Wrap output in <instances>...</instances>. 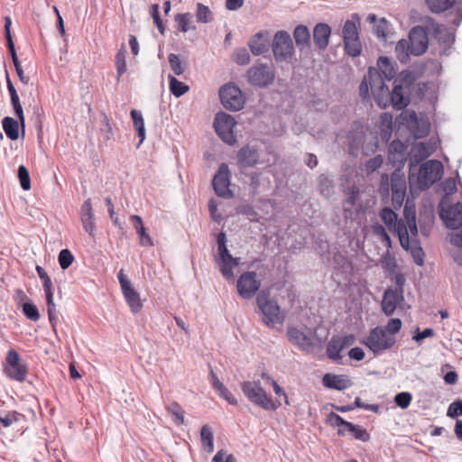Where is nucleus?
I'll list each match as a JSON object with an SVG mask.
<instances>
[{
    "mask_svg": "<svg viewBox=\"0 0 462 462\" xmlns=\"http://www.w3.org/2000/svg\"><path fill=\"white\" fill-rule=\"evenodd\" d=\"M334 268L339 273L349 275L353 271L351 262L341 253H336L333 257Z\"/></svg>",
    "mask_w": 462,
    "mask_h": 462,
    "instance_id": "c85d7f7f",
    "label": "nucleus"
},
{
    "mask_svg": "<svg viewBox=\"0 0 462 462\" xmlns=\"http://www.w3.org/2000/svg\"><path fill=\"white\" fill-rule=\"evenodd\" d=\"M126 50L123 46L116 56V71L118 78L121 77L126 71V60H125Z\"/></svg>",
    "mask_w": 462,
    "mask_h": 462,
    "instance_id": "8fccbe9b",
    "label": "nucleus"
},
{
    "mask_svg": "<svg viewBox=\"0 0 462 462\" xmlns=\"http://www.w3.org/2000/svg\"><path fill=\"white\" fill-rule=\"evenodd\" d=\"M211 462H237L232 454H226L224 450H218Z\"/></svg>",
    "mask_w": 462,
    "mask_h": 462,
    "instance_id": "774afa93",
    "label": "nucleus"
},
{
    "mask_svg": "<svg viewBox=\"0 0 462 462\" xmlns=\"http://www.w3.org/2000/svg\"><path fill=\"white\" fill-rule=\"evenodd\" d=\"M18 178L22 189L23 190H29L31 189V179L29 171L24 165H20L18 167Z\"/></svg>",
    "mask_w": 462,
    "mask_h": 462,
    "instance_id": "864d4df0",
    "label": "nucleus"
},
{
    "mask_svg": "<svg viewBox=\"0 0 462 462\" xmlns=\"http://www.w3.org/2000/svg\"><path fill=\"white\" fill-rule=\"evenodd\" d=\"M406 146L401 141L394 140L389 145V160L402 164L406 161Z\"/></svg>",
    "mask_w": 462,
    "mask_h": 462,
    "instance_id": "393cba45",
    "label": "nucleus"
},
{
    "mask_svg": "<svg viewBox=\"0 0 462 462\" xmlns=\"http://www.w3.org/2000/svg\"><path fill=\"white\" fill-rule=\"evenodd\" d=\"M46 300H47V311H48L49 320H50L52 328H54L57 319H58V316H57V311H56V306H55V303L53 300V294L51 296H46Z\"/></svg>",
    "mask_w": 462,
    "mask_h": 462,
    "instance_id": "5fc2aeb1",
    "label": "nucleus"
},
{
    "mask_svg": "<svg viewBox=\"0 0 462 462\" xmlns=\"http://www.w3.org/2000/svg\"><path fill=\"white\" fill-rule=\"evenodd\" d=\"M35 269H36L37 274L39 275L40 279L42 281V285H43V290H44L45 295L46 296L52 295L53 294L52 282H51V278L49 277V275L47 274V273L44 271V269L42 266L37 265Z\"/></svg>",
    "mask_w": 462,
    "mask_h": 462,
    "instance_id": "37998d69",
    "label": "nucleus"
},
{
    "mask_svg": "<svg viewBox=\"0 0 462 462\" xmlns=\"http://www.w3.org/2000/svg\"><path fill=\"white\" fill-rule=\"evenodd\" d=\"M358 198H359V189H358V188H356L355 186L349 188V189H348V197H347V199L343 203V209H344L346 215H347L348 212L351 214L352 208L355 206V204L357 201Z\"/></svg>",
    "mask_w": 462,
    "mask_h": 462,
    "instance_id": "a19ab883",
    "label": "nucleus"
},
{
    "mask_svg": "<svg viewBox=\"0 0 462 462\" xmlns=\"http://www.w3.org/2000/svg\"><path fill=\"white\" fill-rule=\"evenodd\" d=\"M233 60L239 65H246L250 61L249 52L245 48L236 49L233 53Z\"/></svg>",
    "mask_w": 462,
    "mask_h": 462,
    "instance_id": "6e6d98bb",
    "label": "nucleus"
},
{
    "mask_svg": "<svg viewBox=\"0 0 462 462\" xmlns=\"http://www.w3.org/2000/svg\"><path fill=\"white\" fill-rule=\"evenodd\" d=\"M402 322L400 319H391L386 326H383V328L386 329L388 333H391L395 337V334L402 328Z\"/></svg>",
    "mask_w": 462,
    "mask_h": 462,
    "instance_id": "0e129e2a",
    "label": "nucleus"
},
{
    "mask_svg": "<svg viewBox=\"0 0 462 462\" xmlns=\"http://www.w3.org/2000/svg\"><path fill=\"white\" fill-rule=\"evenodd\" d=\"M217 250L219 257L217 259V263L224 258H228L231 254L226 247V236L224 232L219 233L217 236Z\"/></svg>",
    "mask_w": 462,
    "mask_h": 462,
    "instance_id": "a18cd8bd",
    "label": "nucleus"
},
{
    "mask_svg": "<svg viewBox=\"0 0 462 462\" xmlns=\"http://www.w3.org/2000/svg\"><path fill=\"white\" fill-rule=\"evenodd\" d=\"M443 171L442 163L437 160L427 161L417 171V167L413 164L411 159L409 180L411 184L416 182L419 189L424 190L439 181L443 175Z\"/></svg>",
    "mask_w": 462,
    "mask_h": 462,
    "instance_id": "f257e3e1",
    "label": "nucleus"
},
{
    "mask_svg": "<svg viewBox=\"0 0 462 462\" xmlns=\"http://www.w3.org/2000/svg\"><path fill=\"white\" fill-rule=\"evenodd\" d=\"M318 182L320 193L326 198H330L333 194L332 181L326 175L322 174L319 177Z\"/></svg>",
    "mask_w": 462,
    "mask_h": 462,
    "instance_id": "c03bdc74",
    "label": "nucleus"
},
{
    "mask_svg": "<svg viewBox=\"0 0 462 462\" xmlns=\"http://www.w3.org/2000/svg\"><path fill=\"white\" fill-rule=\"evenodd\" d=\"M256 302L263 314L262 319L269 328H275L276 325L284 322L285 314L281 310L277 301L270 297L269 292L261 291L257 295Z\"/></svg>",
    "mask_w": 462,
    "mask_h": 462,
    "instance_id": "7ed1b4c3",
    "label": "nucleus"
},
{
    "mask_svg": "<svg viewBox=\"0 0 462 462\" xmlns=\"http://www.w3.org/2000/svg\"><path fill=\"white\" fill-rule=\"evenodd\" d=\"M10 54H11V57H12V60H13V63L14 65V68H15V71L17 73V76L20 79V81L23 84H28L29 83V77L26 76L22 69V66L20 64V61L18 60V57H17V53H16V51L15 49H13L11 51H9Z\"/></svg>",
    "mask_w": 462,
    "mask_h": 462,
    "instance_id": "de8ad7c7",
    "label": "nucleus"
},
{
    "mask_svg": "<svg viewBox=\"0 0 462 462\" xmlns=\"http://www.w3.org/2000/svg\"><path fill=\"white\" fill-rule=\"evenodd\" d=\"M240 263V259L233 257L232 254L228 258H224L217 263L221 274L227 280L234 277L233 269Z\"/></svg>",
    "mask_w": 462,
    "mask_h": 462,
    "instance_id": "cd10ccee",
    "label": "nucleus"
},
{
    "mask_svg": "<svg viewBox=\"0 0 462 462\" xmlns=\"http://www.w3.org/2000/svg\"><path fill=\"white\" fill-rule=\"evenodd\" d=\"M409 97L404 96V88L401 84H397V80L394 81V87L390 92L389 104L396 109H402L409 105Z\"/></svg>",
    "mask_w": 462,
    "mask_h": 462,
    "instance_id": "4be33fe9",
    "label": "nucleus"
},
{
    "mask_svg": "<svg viewBox=\"0 0 462 462\" xmlns=\"http://www.w3.org/2000/svg\"><path fill=\"white\" fill-rule=\"evenodd\" d=\"M168 79L170 90L174 97H180L189 90V87L188 85L178 80L174 76L169 75Z\"/></svg>",
    "mask_w": 462,
    "mask_h": 462,
    "instance_id": "473e14b6",
    "label": "nucleus"
},
{
    "mask_svg": "<svg viewBox=\"0 0 462 462\" xmlns=\"http://www.w3.org/2000/svg\"><path fill=\"white\" fill-rule=\"evenodd\" d=\"M410 52L414 56L423 54L429 44L428 35L421 26L412 28L409 34Z\"/></svg>",
    "mask_w": 462,
    "mask_h": 462,
    "instance_id": "2eb2a0df",
    "label": "nucleus"
},
{
    "mask_svg": "<svg viewBox=\"0 0 462 462\" xmlns=\"http://www.w3.org/2000/svg\"><path fill=\"white\" fill-rule=\"evenodd\" d=\"M412 395L408 392H402L395 395L394 402L402 409H406L410 406Z\"/></svg>",
    "mask_w": 462,
    "mask_h": 462,
    "instance_id": "4d7b16f0",
    "label": "nucleus"
},
{
    "mask_svg": "<svg viewBox=\"0 0 462 462\" xmlns=\"http://www.w3.org/2000/svg\"><path fill=\"white\" fill-rule=\"evenodd\" d=\"M342 33L346 52L351 57L359 56L362 51V44L356 23L347 20L343 26Z\"/></svg>",
    "mask_w": 462,
    "mask_h": 462,
    "instance_id": "1a4fd4ad",
    "label": "nucleus"
},
{
    "mask_svg": "<svg viewBox=\"0 0 462 462\" xmlns=\"http://www.w3.org/2000/svg\"><path fill=\"white\" fill-rule=\"evenodd\" d=\"M293 36L297 46L300 50L310 46V34L307 26L298 25L293 32Z\"/></svg>",
    "mask_w": 462,
    "mask_h": 462,
    "instance_id": "c756f323",
    "label": "nucleus"
},
{
    "mask_svg": "<svg viewBox=\"0 0 462 462\" xmlns=\"http://www.w3.org/2000/svg\"><path fill=\"white\" fill-rule=\"evenodd\" d=\"M122 291L131 310L134 313L138 312L143 307L139 293L132 287V284L124 288Z\"/></svg>",
    "mask_w": 462,
    "mask_h": 462,
    "instance_id": "bb28decb",
    "label": "nucleus"
},
{
    "mask_svg": "<svg viewBox=\"0 0 462 462\" xmlns=\"http://www.w3.org/2000/svg\"><path fill=\"white\" fill-rule=\"evenodd\" d=\"M197 20L199 23H208L212 20L209 8L201 3L197 4Z\"/></svg>",
    "mask_w": 462,
    "mask_h": 462,
    "instance_id": "603ef678",
    "label": "nucleus"
},
{
    "mask_svg": "<svg viewBox=\"0 0 462 462\" xmlns=\"http://www.w3.org/2000/svg\"><path fill=\"white\" fill-rule=\"evenodd\" d=\"M166 410L172 416L175 424L181 425L184 423V410L178 402H172L166 407Z\"/></svg>",
    "mask_w": 462,
    "mask_h": 462,
    "instance_id": "c9c22d12",
    "label": "nucleus"
},
{
    "mask_svg": "<svg viewBox=\"0 0 462 462\" xmlns=\"http://www.w3.org/2000/svg\"><path fill=\"white\" fill-rule=\"evenodd\" d=\"M247 80L254 86L265 88L273 82L274 70L267 64H256L248 69Z\"/></svg>",
    "mask_w": 462,
    "mask_h": 462,
    "instance_id": "9b49d317",
    "label": "nucleus"
},
{
    "mask_svg": "<svg viewBox=\"0 0 462 462\" xmlns=\"http://www.w3.org/2000/svg\"><path fill=\"white\" fill-rule=\"evenodd\" d=\"M5 361V373L6 375L17 382H23L27 376V366L21 360L19 354L15 350L10 349Z\"/></svg>",
    "mask_w": 462,
    "mask_h": 462,
    "instance_id": "f8f14e48",
    "label": "nucleus"
},
{
    "mask_svg": "<svg viewBox=\"0 0 462 462\" xmlns=\"http://www.w3.org/2000/svg\"><path fill=\"white\" fill-rule=\"evenodd\" d=\"M426 3L433 13H442L450 8L455 0H426Z\"/></svg>",
    "mask_w": 462,
    "mask_h": 462,
    "instance_id": "58836bf2",
    "label": "nucleus"
},
{
    "mask_svg": "<svg viewBox=\"0 0 462 462\" xmlns=\"http://www.w3.org/2000/svg\"><path fill=\"white\" fill-rule=\"evenodd\" d=\"M130 220L134 225V227L139 236V244L142 246H152L153 242L149 236V234L146 232L145 227L143 226V220L141 217L137 215H132L130 217Z\"/></svg>",
    "mask_w": 462,
    "mask_h": 462,
    "instance_id": "b1692460",
    "label": "nucleus"
},
{
    "mask_svg": "<svg viewBox=\"0 0 462 462\" xmlns=\"http://www.w3.org/2000/svg\"><path fill=\"white\" fill-rule=\"evenodd\" d=\"M378 68L383 78L391 80L395 76V70L390 62V60L386 57H380L378 60Z\"/></svg>",
    "mask_w": 462,
    "mask_h": 462,
    "instance_id": "72a5a7b5",
    "label": "nucleus"
},
{
    "mask_svg": "<svg viewBox=\"0 0 462 462\" xmlns=\"http://www.w3.org/2000/svg\"><path fill=\"white\" fill-rule=\"evenodd\" d=\"M343 346H342V344L337 341V338L333 337L328 344L327 346V355L328 356L334 360V361H337V360H340L341 359V351L343 350Z\"/></svg>",
    "mask_w": 462,
    "mask_h": 462,
    "instance_id": "e433bc0d",
    "label": "nucleus"
},
{
    "mask_svg": "<svg viewBox=\"0 0 462 462\" xmlns=\"http://www.w3.org/2000/svg\"><path fill=\"white\" fill-rule=\"evenodd\" d=\"M192 20V15L189 13L178 14L175 15V22L177 23L178 31L187 32L190 27L189 24Z\"/></svg>",
    "mask_w": 462,
    "mask_h": 462,
    "instance_id": "79ce46f5",
    "label": "nucleus"
},
{
    "mask_svg": "<svg viewBox=\"0 0 462 462\" xmlns=\"http://www.w3.org/2000/svg\"><path fill=\"white\" fill-rule=\"evenodd\" d=\"M372 96L381 108L389 105L390 90L385 85L382 74L375 69L370 68L367 74Z\"/></svg>",
    "mask_w": 462,
    "mask_h": 462,
    "instance_id": "39448f33",
    "label": "nucleus"
},
{
    "mask_svg": "<svg viewBox=\"0 0 462 462\" xmlns=\"http://www.w3.org/2000/svg\"><path fill=\"white\" fill-rule=\"evenodd\" d=\"M219 97L224 107L231 111L242 109L245 104L241 89L234 83L224 85L219 90Z\"/></svg>",
    "mask_w": 462,
    "mask_h": 462,
    "instance_id": "0eeeda50",
    "label": "nucleus"
},
{
    "mask_svg": "<svg viewBox=\"0 0 462 462\" xmlns=\"http://www.w3.org/2000/svg\"><path fill=\"white\" fill-rule=\"evenodd\" d=\"M200 438L203 446L208 452H212L214 448V438L211 429L208 425H204L200 430Z\"/></svg>",
    "mask_w": 462,
    "mask_h": 462,
    "instance_id": "ea45409f",
    "label": "nucleus"
},
{
    "mask_svg": "<svg viewBox=\"0 0 462 462\" xmlns=\"http://www.w3.org/2000/svg\"><path fill=\"white\" fill-rule=\"evenodd\" d=\"M391 189L393 201L402 204L406 193V181L400 171H394L391 176Z\"/></svg>",
    "mask_w": 462,
    "mask_h": 462,
    "instance_id": "6ab92c4d",
    "label": "nucleus"
},
{
    "mask_svg": "<svg viewBox=\"0 0 462 462\" xmlns=\"http://www.w3.org/2000/svg\"><path fill=\"white\" fill-rule=\"evenodd\" d=\"M131 117L133 119L134 129L137 132V135L140 138V143H142L145 139V126L143 115L139 110L133 109L131 111Z\"/></svg>",
    "mask_w": 462,
    "mask_h": 462,
    "instance_id": "2f4dec72",
    "label": "nucleus"
},
{
    "mask_svg": "<svg viewBox=\"0 0 462 462\" xmlns=\"http://www.w3.org/2000/svg\"><path fill=\"white\" fill-rule=\"evenodd\" d=\"M447 416L450 418L462 416V400H457L450 403L447 411Z\"/></svg>",
    "mask_w": 462,
    "mask_h": 462,
    "instance_id": "e2e57ef3",
    "label": "nucleus"
},
{
    "mask_svg": "<svg viewBox=\"0 0 462 462\" xmlns=\"http://www.w3.org/2000/svg\"><path fill=\"white\" fill-rule=\"evenodd\" d=\"M249 47L254 55H261L269 50V41L265 34L259 32L250 40Z\"/></svg>",
    "mask_w": 462,
    "mask_h": 462,
    "instance_id": "a878e982",
    "label": "nucleus"
},
{
    "mask_svg": "<svg viewBox=\"0 0 462 462\" xmlns=\"http://www.w3.org/2000/svg\"><path fill=\"white\" fill-rule=\"evenodd\" d=\"M237 162L239 166L243 168L254 167L258 163H263L260 161L258 151L251 146H245L239 150Z\"/></svg>",
    "mask_w": 462,
    "mask_h": 462,
    "instance_id": "aec40b11",
    "label": "nucleus"
},
{
    "mask_svg": "<svg viewBox=\"0 0 462 462\" xmlns=\"http://www.w3.org/2000/svg\"><path fill=\"white\" fill-rule=\"evenodd\" d=\"M216 391L218 393L219 396L225 399L229 404L237 405V400L224 384H221Z\"/></svg>",
    "mask_w": 462,
    "mask_h": 462,
    "instance_id": "680f3d73",
    "label": "nucleus"
},
{
    "mask_svg": "<svg viewBox=\"0 0 462 462\" xmlns=\"http://www.w3.org/2000/svg\"><path fill=\"white\" fill-rule=\"evenodd\" d=\"M395 52L397 59L402 63H406L409 60L410 54V44L406 40H401L397 42L395 47Z\"/></svg>",
    "mask_w": 462,
    "mask_h": 462,
    "instance_id": "4c0bfd02",
    "label": "nucleus"
},
{
    "mask_svg": "<svg viewBox=\"0 0 462 462\" xmlns=\"http://www.w3.org/2000/svg\"><path fill=\"white\" fill-rule=\"evenodd\" d=\"M74 260V255L69 249H62L58 256V261L62 270H67L72 264Z\"/></svg>",
    "mask_w": 462,
    "mask_h": 462,
    "instance_id": "3c124183",
    "label": "nucleus"
},
{
    "mask_svg": "<svg viewBox=\"0 0 462 462\" xmlns=\"http://www.w3.org/2000/svg\"><path fill=\"white\" fill-rule=\"evenodd\" d=\"M23 311L28 319L33 321H37L40 319V313L37 307L31 302H25L23 305Z\"/></svg>",
    "mask_w": 462,
    "mask_h": 462,
    "instance_id": "bf43d9fd",
    "label": "nucleus"
},
{
    "mask_svg": "<svg viewBox=\"0 0 462 462\" xmlns=\"http://www.w3.org/2000/svg\"><path fill=\"white\" fill-rule=\"evenodd\" d=\"M273 52L277 62L291 63L294 56V47L291 35L285 31H278L273 41Z\"/></svg>",
    "mask_w": 462,
    "mask_h": 462,
    "instance_id": "423d86ee",
    "label": "nucleus"
},
{
    "mask_svg": "<svg viewBox=\"0 0 462 462\" xmlns=\"http://www.w3.org/2000/svg\"><path fill=\"white\" fill-rule=\"evenodd\" d=\"M81 222L83 228L86 232H88L91 236H95L96 225L94 222V215L88 217H81Z\"/></svg>",
    "mask_w": 462,
    "mask_h": 462,
    "instance_id": "69168bd1",
    "label": "nucleus"
},
{
    "mask_svg": "<svg viewBox=\"0 0 462 462\" xmlns=\"http://www.w3.org/2000/svg\"><path fill=\"white\" fill-rule=\"evenodd\" d=\"M384 330L383 326H377L372 328L362 340V344L375 356L382 355L391 349L396 343L395 337Z\"/></svg>",
    "mask_w": 462,
    "mask_h": 462,
    "instance_id": "20e7f679",
    "label": "nucleus"
},
{
    "mask_svg": "<svg viewBox=\"0 0 462 462\" xmlns=\"http://www.w3.org/2000/svg\"><path fill=\"white\" fill-rule=\"evenodd\" d=\"M331 28L327 23H318L313 30V40L319 50H325L328 45Z\"/></svg>",
    "mask_w": 462,
    "mask_h": 462,
    "instance_id": "412c9836",
    "label": "nucleus"
},
{
    "mask_svg": "<svg viewBox=\"0 0 462 462\" xmlns=\"http://www.w3.org/2000/svg\"><path fill=\"white\" fill-rule=\"evenodd\" d=\"M381 266L389 275L392 276L397 270V263L395 257L387 251L381 257Z\"/></svg>",
    "mask_w": 462,
    "mask_h": 462,
    "instance_id": "f704fd0d",
    "label": "nucleus"
},
{
    "mask_svg": "<svg viewBox=\"0 0 462 462\" xmlns=\"http://www.w3.org/2000/svg\"><path fill=\"white\" fill-rule=\"evenodd\" d=\"M241 391L249 402L265 411H275L281 406V402L277 401L276 403L266 393L259 380L243 382L241 383Z\"/></svg>",
    "mask_w": 462,
    "mask_h": 462,
    "instance_id": "f03ea898",
    "label": "nucleus"
},
{
    "mask_svg": "<svg viewBox=\"0 0 462 462\" xmlns=\"http://www.w3.org/2000/svg\"><path fill=\"white\" fill-rule=\"evenodd\" d=\"M380 217L389 230H394L397 232L401 245L407 249L409 246V236L404 221H398L397 214L390 208H383L380 213Z\"/></svg>",
    "mask_w": 462,
    "mask_h": 462,
    "instance_id": "6e6552de",
    "label": "nucleus"
},
{
    "mask_svg": "<svg viewBox=\"0 0 462 462\" xmlns=\"http://www.w3.org/2000/svg\"><path fill=\"white\" fill-rule=\"evenodd\" d=\"M168 60L170 67L175 75L180 76L184 72L185 67L183 66L181 60H180L179 55L170 53L168 56Z\"/></svg>",
    "mask_w": 462,
    "mask_h": 462,
    "instance_id": "09e8293b",
    "label": "nucleus"
},
{
    "mask_svg": "<svg viewBox=\"0 0 462 462\" xmlns=\"http://www.w3.org/2000/svg\"><path fill=\"white\" fill-rule=\"evenodd\" d=\"M322 381L327 388L338 391L345 390L350 386V381L346 375L326 374Z\"/></svg>",
    "mask_w": 462,
    "mask_h": 462,
    "instance_id": "5701e85b",
    "label": "nucleus"
},
{
    "mask_svg": "<svg viewBox=\"0 0 462 462\" xmlns=\"http://www.w3.org/2000/svg\"><path fill=\"white\" fill-rule=\"evenodd\" d=\"M261 287V281L257 278L255 272H245L242 273L236 282V288L239 296L249 300L253 298Z\"/></svg>",
    "mask_w": 462,
    "mask_h": 462,
    "instance_id": "ddd939ff",
    "label": "nucleus"
},
{
    "mask_svg": "<svg viewBox=\"0 0 462 462\" xmlns=\"http://www.w3.org/2000/svg\"><path fill=\"white\" fill-rule=\"evenodd\" d=\"M383 162V158L382 155H376L372 159H369L365 162V171L367 173H372L377 169H379Z\"/></svg>",
    "mask_w": 462,
    "mask_h": 462,
    "instance_id": "052dcab7",
    "label": "nucleus"
},
{
    "mask_svg": "<svg viewBox=\"0 0 462 462\" xmlns=\"http://www.w3.org/2000/svg\"><path fill=\"white\" fill-rule=\"evenodd\" d=\"M404 301V296L401 290L387 289L383 293L382 310L386 316H392L397 306Z\"/></svg>",
    "mask_w": 462,
    "mask_h": 462,
    "instance_id": "a211bd4d",
    "label": "nucleus"
},
{
    "mask_svg": "<svg viewBox=\"0 0 462 462\" xmlns=\"http://www.w3.org/2000/svg\"><path fill=\"white\" fill-rule=\"evenodd\" d=\"M3 128L10 140H17L19 137L18 122L12 117L6 116L3 120Z\"/></svg>",
    "mask_w": 462,
    "mask_h": 462,
    "instance_id": "7c9ffc66",
    "label": "nucleus"
},
{
    "mask_svg": "<svg viewBox=\"0 0 462 462\" xmlns=\"http://www.w3.org/2000/svg\"><path fill=\"white\" fill-rule=\"evenodd\" d=\"M440 217L447 227L457 229L462 225V202L450 205L446 209L441 208Z\"/></svg>",
    "mask_w": 462,
    "mask_h": 462,
    "instance_id": "dca6fc26",
    "label": "nucleus"
},
{
    "mask_svg": "<svg viewBox=\"0 0 462 462\" xmlns=\"http://www.w3.org/2000/svg\"><path fill=\"white\" fill-rule=\"evenodd\" d=\"M373 229L374 235L380 236L381 242L383 244V245L387 248H390L392 246V241L385 228L382 225H375L374 226Z\"/></svg>",
    "mask_w": 462,
    "mask_h": 462,
    "instance_id": "13d9d810",
    "label": "nucleus"
},
{
    "mask_svg": "<svg viewBox=\"0 0 462 462\" xmlns=\"http://www.w3.org/2000/svg\"><path fill=\"white\" fill-rule=\"evenodd\" d=\"M212 185L217 196L222 198H231L233 196V193L229 189L230 171L227 164H220L217 172L213 178Z\"/></svg>",
    "mask_w": 462,
    "mask_h": 462,
    "instance_id": "4468645a",
    "label": "nucleus"
},
{
    "mask_svg": "<svg viewBox=\"0 0 462 462\" xmlns=\"http://www.w3.org/2000/svg\"><path fill=\"white\" fill-rule=\"evenodd\" d=\"M235 118L224 112L217 113L214 119V127L221 140L228 144L236 142L234 135V127L236 125Z\"/></svg>",
    "mask_w": 462,
    "mask_h": 462,
    "instance_id": "9d476101",
    "label": "nucleus"
},
{
    "mask_svg": "<svg viewBox=\"0 0 462 462\" xmlns=\"http://www.w3.org/2000/svg\"><path fill=\"white\" fill-rule=\"evenodd\" d=\"M287 336L290 342L297 346L301 351L310 353L313 350L315 344L312 337L306 335L297 328H288Z\"/></svg>",
    "mask_w": 462,
    "mask_h": 462,
    "instance_id": "f3484780",
    "label": "nucleus"
},
{
    "mask_svg": "<svg viewBox=\"0 0 462 462\" xmlns=\"http://www.w3.org/2000/svg\"><path fill=\"white\" fill-rule=\"evenodd\" d=\"M217 250L219 257L217 259V263L224 258H228L231 254L226 247V236L224 232L219 233L217 236Z\"/></svg>",
    "mask_w": 462,
    "mask_h": 462,
    "instance_id": "49530a36",
    "label": "nucleus"
},
{
    "mask_svg": "<svg viewBox=\"0 0 462 462\" xmlns=\"http://www.w3.org/2000/svg\"><path fill=\"white\" fill-rule=\"evenodd\" d=\"M11 25H12L11 18L9 16L5 17V34L7 47H8L9 51L15 49L14 43V41L12 38V34H11Z\"/></svg>",
    "mask_w": 462,
    "mask_h": 462,
    "instance_id": "338daca9",
    "label": "nucleus"
}]
</instances>
